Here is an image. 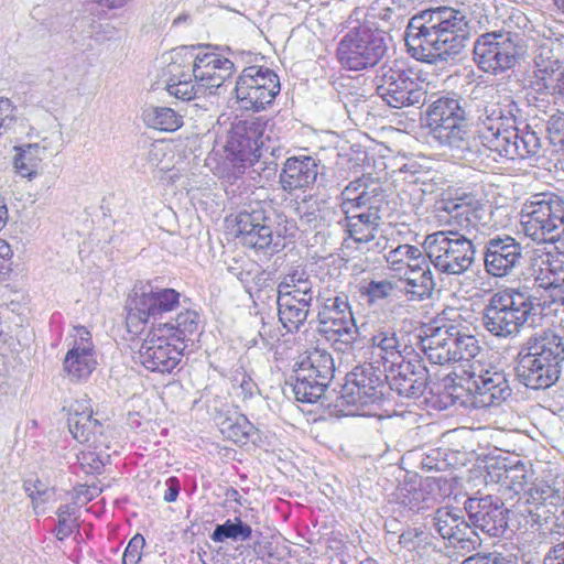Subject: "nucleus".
Instances as JSON below:
<instances>
[{
  "mask_svg": "<svg viewBox=\"0 0 564 564\" xmlns=\"http://www.w3.org/2000/svg\"><path fill=\"white\" fill-rule=\"evenodd\" d=\"M448 223L459 229L440 230L425 237L423 248L432 265L441 273L460 275L475 262V232L488 220L487 206L471 193L444 202Z\"/></svg>",
  "mask_w": 564,
  "mask_h": 564,
  "instance_id": "1",
  "label": "nucleus"
},
{
  "mask_svg": "<svg viewBox=\"0 0 564 564\" xmlns=\"http://www.w3.org/2000/svg\"><path fill=\"white\" fill-rule=\"evenodd\" d=\"M467 34L465 15L453 8L440 7L412 17L406 25L404 40L413 58L434 64L459 54Z\"/></svg>",
  "mask_w": 564,
  "mask_h": 564,
  "instance_id": "2",
  "label": "nucleus"
},
{
  "mask_svg": "<svg viewBox=\"0 0 564 564\" xmlns=\"http://www.w3.org/2000/svg\"><path fill=\"white\" fill-rule=\"evenodd\" d=\"M520 109L510 98L485 107L477 122V139L485 148L499 158L508 160L527 159L538 154L541 139L529 126H517Z\"/></svg>",
  "mask_w": 564,
  "mask_h": 564,
  "instance_id": "3",
  "label": "nucleus"
},
{
  "mask_svg": "<svg viewBox=\"0 0 564 564\" xmlns=\"http://www.w3.org/2000/svg\"><path fill=\"white\" fill-rule=\"evenodd\" d=\"M359 356L364 365L355 367V416L384 417L389 410L383 409L387 402L383 393V369L387 362L398 361L399 341L394 334L380 333L371 338L370 346H362Z\"/></svg>",
  "mask_w": 564,
  "mask_h": 564,
  "instance_id": "4",
  "label": "nucleus"
},
{
  "mask_svg": "<svg viewBox=\"0 0 564 564\" xmlns=\"http://www.w3.org/2000/svg\"><path fill=\"white\" fill-rule=\"evenodd\" d=\"M541 315L539 300L527 290L505 289L495 292L481 313L484 328L495 337L517 335L524 325H534Z\"/></svg>",
  "mask_w": 564,
  "mask_h": 564,
  "instance_id": "5",
  "label": "nucleus"
},
{
  "mask_svg": "<svg viewBox=\"0 0 564 564\" xmlns=\"http://www.w3.org/2000/svg\"><path fill=\"white\" fill-rule=\"evenodd\" d=\"M377 95L390 107L401 109L423 105L427 96V83L416 67L404 59L387 61L376 73L361 96Z\"/></svg>",
  "mask_w": 564,
  "mask_h": 564,
  "instance_id": "6",
  "label": "nucleus"
},
{
  "mask_svg": "<svg viewBox=\"0 0 564 564\" xmlns=\"http://www.w3.org/2000/svg\"><path fill=\"white\" fill-rule=\"evenodd\" d=\"M563 362V338L553 330H544L519 354L516 371L527 388L546 389L558 380Z\"/></svg>",
  "mask_w": 564,
  "mask_h": 564,
  "instance_id": "7",
  "label": "nucleus"
},
{
  "mask_svg": "<svg viewBox=\"0 0 564 564\" xmlns=\"http://www.w3.org/2000/svg\"><path fill=\"white\" fill-rule=\"evenodd\" d=\"M466 110L455 96L440 97L426 111V126L431 137L447 147L454 155L470 160L478 152L466 123Z\"/></svg>",
  "mask_w": 564,
  "mask_h": 564,
  "instance_id": "8",
  "label": "nucleus"
},
{
  "mask_svg": "<svg viewBox=\"0 0 564 564\" xmlns=\"http://www.w3.org/2000/svg\"><path fill=\"white\" fill-rule=\"evenodd\" d=\"M520 225L525 237L536 243L560 242L564 248V199L539 193L522 205Z\"/></svg>",
  "mask_w": 564,
  "mask_h": 564,
  "instance_id": "9",
  "label": "nucleus"
},
{
  "mask_svg": "<svg viewBox=\"0 0 564 564\" xmlns=\"http://www.w3.org/2000/svg\"><path fill=\"white\" fill-rule=\"evenodd\" d=\"M379 187L360 193L355 197V252L365 254V259L355 262V271L366 272L376 268L380 262L381 252L386 249V240L376 238L379 226V205L381 197Z\"/></svg>",
  "mask_w": 564,
  "mask_h": 564,
  "instance_id": "10",
  "label": "nucleus"
},
{
  "mask_svg": "<svg viewBox=\"0 0 564 564\" xmlns=\"http://www.w3.org/2000/svg\"><path fill=\"white\" fill-rule=\"evenodd\" d=\"M462 372L454 371L452 375L459 379L458 384L464 381L468 383V404L474 409L499 406L511 395L507 373L498 366L474 361Z\"/></svg>",
  "mask_w": 564,
  "mask_h": 564,
  "instance_id": "11",
  "label": "nucleus"
},
{
  "mask_svg": "<svg viewBox=\"0 0 564 564\" xmlns=\"http://www.w3.org/2000/svg\"><path fill=\"white\" fill-rule=\"evenodd\" d=\"M335 371L330 354L313 349L294 368L293 392L301 403H317L325 394Z\"/></svg>",
  "mask_w": 564,
  "mask_h": 564,
  "instance_id": "12",
  "label": "nucleus"
},
{
  "mask_svg": "<svg viewBox=\"0 0 564 564\" xmlns=\"http://www.w3.org/2000/svg\"><path fill=\"white\" fill-rule=\"evenodd\" d=\"M169 329L150 327L138 350L141 366L150 372L171 375L181 364L186 345L174 338Z\"/></svg>",
  "mask_w": 564,
  "mask_h": 564,
  "instance_id": "13",
  "label": "nucleus"
},
{
  "mask_svg": "<svg viewBox=\"0 0 564 564\" xmlns=\"http://www.w3.org/2000/svg\"><path fill=\"white\" fill-rule=\"evenodd\" d=\"M280 91V82L274 72L261 66H249L238 76L235 94L245 110L261 111Z\"/></svg>",
  "mask_w": 564,
  "mask_h": 564,
  "instance_id": "14",
  "label": "nucleus"
},
{
  "mask_svg": "<svg viewBox=\"0 0 564 564\" xmlns=\"http://www.w3.org/2000/svg\"><path fill=\"white\" fill-rule=\"evenodd\" d=\"M181 303V293L172 288H158L149 292H134L127 301V327L138 330L151 318L162 317L174 312Z\"/></svg>",
  "mask_w": 564,
  "mask_h": 564,
  "instance_id": "15",
  "label": "nucleus"
},
{
  "mask_svg": "<svg viewBox=\"0 0 564 564\" xmlns=\"http://www.w3.org/2000/svg\"><path fill=\"white\" fill-rule=\"evenodd\" d=\"M72 437L79 444L98 448L106 440L107 424L97 417L94 403L88 394L66 402L62 409Z\"/></svg>",
  "mask_w": 564,
  "mask_h": 564,
  "instance_id": "16",
  "label": "nucleus"
},
{
  "mask_svg": "<svg viewBox=\"0 0 564 564\" xmlns=\"http://www.w3.org/2000/svg\"><path fill=\"white\" fill-rule=\"evenodd\" d=\"M519 48L510 33H486L474 45V59L486 73L499 74L514 66Z\"/></svg>",
  "mask_w": 564,
  "mask_h": 564,
  "instance_id": "17",
  "label": "nucleus"
},
{
  "mask_svg": "<svg viewBox=\"0 0 564 564\" xmlns=\"http://www.w3.org/2000/svg\"><path fill=\"white\" fill-rule=\"evenodd\" d=\"M464 508L474 530L479 529L496 538L507 532L510 511L498 497H470L465 501Z\"/></svg>",
  "mask_w": 564,
  "mask_h": 564,
  "instance_id": "18",
  "label": "nucleus"
},
{
  "mask_svg": "<svg viewBox=\"0 0 564 564\" xmlns=\"http://www.w3.org/2000/svg\"><path fill=\"white\" fill-rule=\"evenodd\" d=\"M521 243L509 235L490 237L484 247L485 271L495 278H503L520 267L523 259Z\"/></svg>",
  "mask_w": 564,
  "mask_h": 564,
  "instance_id": "19",
  "label": "nucleus"
},
{
  "mask_svg": "<svg viewBox=\"0 0 564 564\" xmlns=\"http://www.w3.org/2000/svg\"><path fill=\"white\" fill-rule=\"evenodd\" d=\"M432 527L451 546L466 553L480 545L478 534L458 510L437 509L432 518Z\"/></svg>",
  "mask_w": 564,
  "mask_h": 564,
  "instance_id": "20",
  "label": "nucleus"
},
{
  "mask_svg": "<svg viewBox=\"0 0 564 564\" xmlns=\"http://www.w3.org/2000/svg\"><path fill=\"white\" fill-rule=\"evenodd\" d=\"M73 332V343L65 355L63 369L69 380L79 382L94 372L97 359L91 333L84 326H75Z\"/></svg>",
  "mask_w": 564,
  "mask_h": 564,
  "instance_id": "21",
  "label": "nucleus"
},
{
  "mask_svg": "<svg viewBox=\"0 0 564 564\" xmlns=\"http://www.w3.org/2000/svg\"><path fill=\"white\" fill-rule=\"evenodd\" d=\"M562 65V44L550 37L540 40L532 53L531 87L540 94L547 91Z\"/></svg>",
  "mask_w": 564,
  "mask_h": 564,
  "instance_id": "22",
  "label": "nucleus"
},
{
  "mask_svg": "<svg viewBox=\"0 0 564 564\" xmlns=\"http://www.w3.org/2000/svg\"><path fill=\"white\" fill-rule=\"evenodd\" d=\"M387 367L383 368V381L388 380L390 389L399 395L406 398H417L423 394L427 369L416 358L395 361L391 360L390 373L387 375Z\"/></svg>",
  "mask_w": 564,
  "mask_h": 564,
  "instance_id": "23",
  "label": "nucleus"
},
{
  "mask_svg": "<svg viewBox=\"0 0 564 564\" xmlns=\"http://www.w3.org/2000/svg\"><path fill=\"white\" fill-rule=\"evenodd\" d=\"M234 236L243 247L264 250L273 241V232L270 226V218L261 208L251 212L238 213L234 221Z\"/></svg>",
  "mask_w": 564,
  "mask_h": 564,
  "instance_id": "24",
  "label": "nucleus"
},
{
  "mask_svg": "<svg viewBox=\"0 0 564 564\" xmlns=\"http://www.w3.org/2000/svg\"><path fill=\"white\" fill-rule=\"evenodd\" d=\"M322 324L326 338L336 350L346 352L352 348V310L347 297L335 299Z\"/></svg>",
  "mask_w": 564,
  "mask_h": 564,
  "instance_id": "25",
  "label": "nucleus"
},
{
  "mask_svg": "<svg viewBox=\"0 0 564 564\" xmlns=\"http://www.w3.org/2000/svg\"><path fill=\"white\" fill-rule=\"evenodd\" d=\"M386 52L382 31L369 26H361L355 31V72L373 68Z\"/></svg>",
  "mask_w": 564,
  "mask_h": 564,
  "instance_id": "26",
  "label": "nucleus"
},
{
  "mask_svg": "<svg viewBox=\"0 0 564 564\" xmlns=\"http://www.w3.org/2000/svg\"><path fill=\"white\" fill-rule=\"evenodd\" d=\"M235 72L234 63L219 53L198 51L194 78L207 88H218Z\"/></svg>",
  "mask_w": 564,
  "mask_h": 564,
  "instance_id": "27",
  "label": "nucleus"
},
{
  "mask_svg": "<svg viewBox=\"0 0 564 564\" xmlns=\"http://www.w3.org/2000/svg\"><path fill=\"white\" fill-rule=\"evenodd\" d=\"M318 174V165L310 155H294L285 160L280 173V184L285 192L304 191L312 186Z\"/></svg>",
  "mask_w": 564,
  "mask_h": 564,
  "instance_id": "28",
  "label": "nucleus"
},
{
  "mask_svg": "<svg viewBox=\"0 0 564 564\" xmlns=\"http://www.w3.org/2000/svg\"><path fill=\"white\" fill-rule=\"evenodd\" d=\"M243 133L234 132L226 145V151L237 161L253 163L260 156V139L263 127L260 122H243Z\"/></svg>",
  "mask_w": 564,
  "mask_h": 564,
  "instance_id": "29",
  "label": "nucleus"
},
{
  "mask_svg": "<svg viewBox=\"0 0 564 564\" xmlns=\"http://www.w3.org/2000/svg\"><path fill=\"white\" fill-rule=\"evenodd\" d=\"M421 345L431 364L441 366L453 364L449 325L432 328L431 333L421 340Z\"/></svg>",
  "mask_w": 564,
  "mask_h": 564,
  "instance_id": "30",
  "label": "nucleus"
},
{
  "mask_svg": "<svg viewBox=\"0 0 564 564\" xmlns=\"http://www.w3.org/2000/svg\"><path fill=\"white\" fill-rule=\"evenodd\" d=\"M311 302L306 300H278L279 319L283 327L292 333L300 329L307 318Z\"/></svg>",
  "mask_w": 564,
  "mask_h": 564,
  "instance_id": "31",
  "label": "nucleus"
},
{
  "mask_svg": "<svg viewBox=\"0 0 564 564\" xmlns=\"http://www.w3.org/2000/svg\"><path fill=\"white\" fill-rule=\"evenodd\" d=\"M451 345L453 364L467 362L473 364L481 348L478 339L470 334L462 332L458 327L449 325Z\"/></svg>",
  "mask_w": 564,
  "mask_h": 564,
  "instance_id": "32",
  "label": "nucleus"
},
{
  "mask_svg": "<svg viewBox=\"0 0 564 564\" xmlns=\"http://www.w3.org/2000/svg\"><path fill=\"white\" fill-rule=\"evenodd\" d=\"M306 300L312 302V283L307 274L302 271H293L286 274L278 286V300Z\"/></svg>",
  "mask_w": 564,
  "mask_h": 564,
  "instance_id": "33",
  "label": "nucleus"
},
{
  "mask_svg": "<svg viewBox=\"0 0 564 564\" xmlns=\"http://www.w3.org/2000/svg\"><path fill=\"white\" fill-rule=\"evenodd\" d=\"M218 426L224 440L237 445L247 444L253 427L248 417L239 413L219 416Z\"/></svg>",
  "mask_w": 564,
  "mask_h": 564,
  "instance_id": "34",
  "label": "nucleus"
},
{
  "mask_svg": "<svg viewBox=\"0 0 564 564\" xmlns=\"http://www.w3.org/2000/svg\"><path fill=\"white\" fill-rule=\"evenodd\" d=\"M488 478L490 481L500 482L506 488L519 492L523 489L527 481L525 468L523 464L507 466L505 463H496L488 467Z\"/></svg>",
  "mask_w": 564,
  "mask_h": 564,
  "instance_id": "35",
  "label": "nucleus"
},
{
  "mask_svg": "<svg viewBox=\"0 0 564 564\" xmlns=\"http://www.w3.org/2000/svg\"><path fill=\"white\" fill-rule=\"evenodd\" d=\"M197 52L194 47H177L170 54V62L165 67V74L169 77L189 78L194 77L196 68Z\"/></svg>",
  "mask_w": 564,
  "mask_h": 564,
  "instance_id": "36",
  "label": "nucleus"
},
{
  "mask_svg": "<svg viewBox=\"0 0 564 564\" xmlns=\"http://www.w3.org/2000/svg\"><path fill=\"white\" fill-rule=\"evenodd\" d=\"M424 271L405 272L403 279V291L412 301H421L431 296L435 282L431 268H423Z\"/></svg>",
  "mask_w": 564,
  "mask_h": 564,
  "instance_id": "37",
  "label": "nucleus"
},
{
  "mask_svg": "<svg viewBox=\"0 0 564 564\" xmlns=\"http://www.w3.org/2000/svg\"><path fill=\"white\" fill-rule=\"evenodd\" d=\"M17 151L13 162L15 172L22 177L34 178L41 170L44 150L39 144H28Z\"/></svg>",
  "mask_w": 564,
  "mask_h": 564,
  "instance_id": "38",
  "label": "nucleus"
},
{
  "mask_svg": "<svg viewBox=\"0 0 564 564\" xmlns=\"http://www.w3.org/2000/svg\"><path fill=\"white\" fill-rule=\"evenodd\" d=\"M199 315L194 310L181 311L174 322L159 323L158 325L169 329L167 332L177 339L182 345H186L188 336L195 334L198 330Z\"/></svg>",
  "mask_w": 564,
  "mask_h": 564,
  "instance_id": "39",
  "label": "nucleus"
},
{
  "mask_svg": "<svg viewBox=\"0 0 564 564\" xmlns=\"http://www.w3.org/2000/svg\"><path fill=\"white\" fill-rule=\"evenodd\" d=\"M145 124L163 132H174L183 126V118L169 107H154L143 115Z\"/></svg>",
  "mask_w": 564,
  "mask_h": 564,
  "instance_id": "40",
  "label": "nucleus"
},
{
  "mask_svg": "<svg viewBox=\"0 0 564 564\" xmlns=\"http://www.w3.org/2000/svg\"><path fill=\"white\" fill-rule=\"evenodd\" d=\"M560 482H552L544 479H536L531 484L528 496L529 500L536 505L560 506L564 502V491L558 486Z\"/></svg>",
  "mask_w": 564,
  "mask_h": 564,
  "instance_id": "41",
  "label": "nucleus"
},
{
  "mask_svg": "<svg viewBox=\"0 0 564 564\" xmlns=\"http://www.w3.org/2000/svg\"><path fill=\"white\" fill-rule=\"evenodd\" d=\"M359 299L366 304L372 305L387 299L393 291V285L388 280H375L362 278L356 284Z\"/></svg>",
  "mask_w": 564,
  "mask_h": 564,
  "instance_id": "42",
  "label": "nucleus"
},
{
  "mask_svg": "<svg viewBox=\"0 0 564 564\" xmlns=\"http://www.w3.org/2000/svg\"><path fill=\"white\" fill-rule=\"evenodd\" d=\"M544 267L540 268V274L536 275L535 281L540 286L556 285L564 283V253L558 252L551 256L546 261H543Z\"/></svg>",
  "mask_w": 564,
  "mask_h": 564,
  "instance_id": "43",
  "label": "nucleus"
},
{
  "mask_svg": "<svg viewBox=\"0 0 564 564\" xmlns=\"http://www.w3.org/2000/svg\"><path fill=\"white\" fill-rule=\"evenodd\" d=\"M352 414V392L347 384L343 386L336 398L327 404L326 409L314 421L327 417L341 419Z\"/></svg>",
  "mask_w": 564,
  "mask_h": 564,
  "instance_id": "44",
  "label": "nucleus"
},
{
  "mask_svg": "<svg viewBox=\"0 0 564 564\" xmlns=\"http://www.w3.org/2000/svg\"><path fill=\"white\" fill-rule=\"evenodd\" d=\"M251 535V527L242 523L241 519L236 517L234 521L227 520L224 524L217 525L212 533V540L214 542H224L227 539L249 540Z\"/></svg>",
  "mask_w": 564,
  "mask_h": 564,
  "instance_id": "45",
  "label": "nucleus"
},
{
  "mask_svg": "<svg viewBox=\"0 0 564 564\" xmlns=\"http://www.w3.org/2000/svg\"><path fill=\"white\" fill-rule=\"evenodd\" d=\"M166 90L171 96H174L175 98L184 101L194 99L197 94L193 77H169L166 80Z\"/></svg>",
  "mask_w": 564,
  "mask_h": 564,
  "instance_id": "46",
  "label": "nucleus"
},
{
  "mask_svg": "<svg viewBox=\"0 0 564 564\" xmlns=\"http://www.w3.org/2000/svg\"><path fill=\"white\" fill-rule=\"evenodd\" d=\"M546 132L550 143L557 151H564V112L552 115L546 122Z\"/></svg>",
  "mask_w": 564,
  "mask_h": 564,
  "instance_id": "47",
  "label": "nucleus"
},
{
  "mask_svg": "<svg viewBox=\"0 0 564 564\" xmlns=\"http://www.w3.org/2000/svg\"><path fill=\"white\" fill-rule=\"evenodd\" d=\"M57 517L58 524L56 528V538L62 541L68 538L77 528V520L69 506L59 507L57 510Z\"/></svg>",
  "mask_w": 564,
  "mask_h": 564,
  "instance_id": "48",
  "label": "nucleus"
},
{
  "mask_svg": "<svg viewBox=\"0 0 564 564\" xmlns=\"http://www.w3.org/2000/svg\"><path fill=\"white\" fill-rule=\"evenodd\" d=\"M416 247L411 245H400L383 256L386 262L393 270H401L408 260L415 254Z\"/></svg>",
  "mask_w": 564,
  "mask_h": 564,
  "instance_id": "49",
  "label": "nucleus"
},
{
  "mask_svg": "<svg viewBox=\"0 0 564 564\" xmlns=\"http://www.w3.org/2000/svg\"><path fill=\"white\" fill-rule=\"evenodd\" d=\"M427 534L416 528L403 531L399 536V544L408 551H416L426 544Z\"/></svg>",
  "mask_w": 564,
  "mask_h": 564,
  "instance_id": "50",
  "label": "nucleus"
},
{
  "mask_svg": "<svg viewBox=\"0 0 564 564\" xmlns=\"http://www.w3.org/2000/svg\"><path fill=\"white\" fill-rule=\"evenodd\" d=\"M90 448L91 447H88V449H84L78 454L77 458L79 465L86 474H99L104 468V462L101 457Z\"/></svg>",
  "mask_w": 564,
  "mask_h": 564,
  "instance_id": "51",
  "label": "nucleus"
},
{
  "mask_svg": "<svg viewBox=\"0 0 564 564\" xmlns=\"http://www.w3.org/2000/svg\"><path fill=\"white\" fill-rule=\"evenodd\" d=\"M145 540L141 534H135L126 546L122 555V564H139L142 558V550Z\"/></svg>",
  "mask_w": 564,
  "mask_h": 564,
  "instance_id": "52",
  "label": "nucleus"
},
{
  "mask_svg": "<svg viewBox=\"0 0 564 564\" xmlns=\"http://www.w3.org/2000/svg\"><path fill=\"white\" fill-rule=\"evenodd\" d=\"M336 56L343 68L352 69V36L350 34H346L339 42Z\"/></svg>",
  "mask_w": 564,
  "mask_h": 564,
  "instance_id": "53",
  "label": "nucleus"
},
{
  "mask_svg": "<svg viewBox=\"0 0 564 564\" xmlns=\"http://www.w3.org/2000/svg\"><path fill=\"white\" fill-rule=\"evenodd\" d=\"M370 141L366 133L360 132L358 137L355 134V167L366 166L371 164L372 156L369 155L366 144H361V140Z\"/></svg>",
  "mask_w": 564,
  "mask_h": 564,
  "instance_id": "54",
  "label": "nucleus"
},
{
  "mask_svg": "<svg viewBox=\"0 0 564 564\" xmlns=\"http://www.w3.org/2000/svg\"><path fill=\"white\" fill-rule=\"evenodd\" d=\"M462 564H510V561L499 553H477L465 558Z\"/></svg>",
  "mask_w": 564,
  "mask_h": 564,
  "instance_id": "55",
  "label": "nucleus"
},
{
  "mask_svg": "<svg viewBox=\"0 0 564 564\" xmlns=\"http://www.w3.org/2000/svg\"><path fill=\"white\" fill-rule=\"evenodd\" d=\"M234 381L238 383V397H241L245 400L253 395L256 383L246 372H238L235 376Z\"/></svg>",
  "mask_w": 564,
  "mask_h": 564,
  "instance_id": "56",
  "label": "nucleus"
},
{
  "mask_svg": "<svg viewBox=\"0 0 564 564\" xmlns=\"http://www.w3.org/2000/svg\"><path fill=\"white\" fill-rule=\"evenodd\" d=\"M11 259L12 250L10 245L6 240L0 239V280L11 271Z\"/></svg>",
  "mask_w": 564,
  "mask_h": 564,
  "instance_id": "57",
  "label": "nucleus"
},
{
  "mask_svg": "<svg viewBox=\"0 0 564 564\" xmlns=\"http://www.w3.org/2000/svg\"><path fill=\"white\" fill-rule=\"evenodd\" d=\"M74 494L76 503L86 505L95 499L98 494V488L96 486L80 484L74 488Z\"/></svg>",
  "mask_w": 564,
  "mask_h": 564,
  "instance_id": "58",
  "label": "nucleus"
},
{
  "mask_svg": "<svg viewBox=\"0 0 564 564\" xmlns=\"http://www.w3.org/2000/svg\"><path fill=\"white\" fill-rule=\"evenodd\" d=\"M430 264H432V263L430 262L429 258L426 257V253L423 254V252L416 247L415 254H413L404 265L408 268L406 272H413V271L422 272V271H424L423 268H430Z\"/></svg>",
  "mask_w": 564,
  "mask_h": 564,
  "instance_id": "59",
  "label": "nucleus"
},
{
  "mask_svg": "<svg viewBox=\"0 0 564 564\" xmlns=\"http://www.w3.org/2000/svg\"><path fill=\"white\" fill-rule=\"evenodd\" d=\"M544 564H564V542L554 545L544 556Z\"/></svg>",
  "mask_w": 564,
  "mask_h": 564,
  "instance_id": "60",
  "label": "nucleus"
},
{
  "mask_svg": "<svg viewBox=\"0 0 564 564\" xmlns=\"http://www.w3.org/2000/svg\"><path fill=\"white\" fill-rule=\"evenodd\" d=\"M348 192H349V185L345 187V189L341 193V196H343V202L340 204V207H341V210L343 213L346 215L345 217V220H346V227H347V230L349 232V235L351 236L352 235V230L350 229V217H349V212H350V207H351V203H350V199L348 197Z\"/></svg>",
  "mask_w": 564,
  "mask_h": 564,
  "instance_id": "61",
  "label": "nucleus"
},
{
  "mask_svg": "<svg viewBox=\"0 0 564 564\" xmlns=\"http://www.w3.org/2000/svg\"><path fill=\"white\" fill-rule=\"evenodd\" d=\"M550 290V297L553 303H558L564 306V284L558 283L556 285L544 286Z\"/></svg>",
  "mask_w": 564,
  "mask_h": 564,
  "instance_id": "62",
  "label": "nucleus"
},
{
  "mask_svg": "<svg viewBox=\"0 0 564 564\" xmlns=\"http://www.w3.org/2000/svg\"><path fill=\"white\" fill-rule=\"evenodd\" d=\"M169 484L170 486L164 495V499L167 502H172L175 501L178 496V481L175 477H171Z\"/></svg>",
  "mask_w": 564,
  "mask_h": 564,
  "instance_id": "63",
  "label": "nucleus"
},
{
  "mask_svg": "<svg viewBox=\"0 0 564 564\" xmlns=\"http://www.w3.org/2000/svg\"><path fill=\"white\" fill-rule=\"evenodd\" d=\"M370 80H376V76L373 78H370L365 74L355 75V89H358V91H355V95L361 97L362 90L368 88V84ZM362 98L365 97L362 96Z\"/></svg>",
  "mask_w": 564,
  "mask_h": 564,
  "instance_id": "64",
  "label": "nucleus"
}]
</instances>
